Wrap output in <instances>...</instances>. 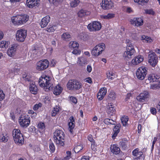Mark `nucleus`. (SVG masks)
<instances>
[{"label":"nucleus","instance_id":"nucleus-1","mask_svg":"<svg viewBox=\"0 0 160 160\" xmlns=\"http://www.w3.org/2000/svg\"><path fill=\"white\" fill-rule=\"evenodd\" d=\"M64 132L61 130L57 129L54 132V141L57 145L64 146Z\"/></svg>","mask_w":160,"mask_h":160},{"label":"nucleus","instance_id":"nucleus-2","mask_svg":"<svg viewBox=\"0 0 160 160\" xmlns=\"http://www.w3.org/2000/svg\"><path fill=\"white\" fill-rule=\"evenodd\" d=\"M50 78L45 76L44 77H41L39 79L38 83L41 87L48 90H52L53 87L52 83L51 82Z\"/></svg>","mask_w":160,"mask_h":160},{"label":"nucleus","instance_id":"nucleus-3","mask_svg":"<svg viewBox=\"0 0 160 160\" xmlns=\"http://www.w3.org/2000/svg\"><path fill=\"white\" fill-rule=\"evenodd\" d=\"M29 17L28 15L22 14L13 16L11 18L12 23L15 25L19 26L25 24L28 21Z\"/></svg>","mask_w":160,"mask_h":160},{"label":"nucleus","instance_id":"nucleus-4","mask_svg":"<svg viewBox=\"0 0 160 160\" xmlns=\"http://www.w3.org/2000/svg\"><path fill=\"white\" fill-rule=\"evenodd\" d=\"M12 134L15 143L21 145L23 144L24 142L23 136L19 129L16 128L13 129L12 132Z\"/></svg>","mask_w":160,"mask_h":160},{"label":"nucleus","instance_id":"nucleus-5","mask_svg":"<svg viewBox=\"0 0 160 160\" xmlns=\"http://www.w3.org/2000/svg\"><path fill=\"white\" fill-rule=\"evenodd\" d=\"M82 86V83L76 79L69 80L67 84L68 89L72 91L78 90Z\"/></svg>","mask_w":160,"mask_h":160},{"label":"nucleus","instance_id":"nucleus-6","mask_svg":"<svg viewBox=\"0 0 160 160\" xmlns=\"http://www.w3.org/2000/svg\"><path fill=\"white\" fill-rule=\"evenodd\" d=\"M19 123L21 127L23 128L27 127L30 123V116L27 114L21 115L19 118Z\"/></svg>","mask_w":160,"mask_h":160},{"label":"nucleus","instance_id":"nucleus-7","mask_svg":"<svg viewBox=\"0 0 160 160\" xmlns=\"http://www.w3.org/2000/svg\"><path fill=\"white\" fill-rule=\"evenodd\" d=\"M127 51H125L123 55V57L129 58L133 55L135 52V50L133 46L129 40H127Z\"/></svg>","mask_w":160,"mask_h":160},{"label":"nucleus","instance_id":"nucleus-8","mask_svg":"<svg viewBox=\"0 0 160 160\" xmlns=\"http://www.w3.org/2000/svg\"><path fill=\"white\" fill-rule=\"evenodd\" d=\"M132 155L133 156V160H144L145 158V154L143 152L140 151L139 149L136 148L132 152Z\"/></svg>","mask_w":160,"mask_h":160},{"label":"nucleus","instance_id":"nucleus-9","mask_svg":"<svg viewBox=\"0 0 160 160\" xmlns=\"http://www.w3.org/2000/svg\"><path fill=\"white\" fill-rule=\"evenodd\" d=\"M49 62L46 59L42 60L38 62L36 66V69L38 71H42L48 68Z\"/></svg>","mask_w":160,"mask_h":160},{"label":"nucleus","instance_id":"nucleus-10","mask_svg":"<svg viewBox=\"0 0 160 160\" xmlns=\"http://www.w3.org/2000/svg\"><path fill=\"white\" fill-rule=\"evenodd\" d=\"M147 68L142 66L139 67L137 70L136 72V75L137 78L140 80L144 79L147 74Z\"/></svg>","mask_w":160,"mask_h":160},{"label":"nucleus","instance_id":"nucleus-11","mask_svg":"<svg viewBox=\"0 0 160 160\" xmlns=\"http://www.w3.org/2000/svg\"><path fill=\"white\" fill-rule=\"evenodd\" d=\"M102 25L101 23L98 21H93L89 23L87 28L90 32L99 31L101 28Z\"/></svg>","mask_w":160,"mask_h":160},{"label":"nucleus","instance_id":"nucleus-12","mask_svg":"<svg viewBox=\"0 0 160 160\" xmlns=\"http://www.w3.org/2000/svg\"><path fill=\"white\" fill-rule=\"evenodd\" d=\"M27 36L26 30L23 29H21L18 30L16 34L17 40L19 42H23Z\"/></svg>","mask_w":160,"mask_h":160},{"label":"nucleus","instance_id":"nucleus-13","mask_svg":"<svg viewBox=\"0 0 160 160\" xmlns=\"http://www.w3.org/2000/svg\"><path fill=\"white\" fill-rule=\"evenodd\" d=\"M148 62L153 67L156 66L158 62V58L155 52H149L148 55Z\"/></svg>","mask_w":160,"mask_h":160},{"label":"nucleus","instance_id":"nucleus-14","mask_svg":"<svg viewBox=\"0 0 160 160\" xmlns=\"http://www.w3.org/2000/svg\"><path fill=\"white\" fill-rule=\"evenodd\" d=\"M101 4L104 10L111 9L114 7L113 3L111 0H102Z\"/></svg>","mask_w":160,"mask_h":160},{"label":"nucleus","instance_id":"nucleus-15","mask_svg":"<svg viewBox=\"0 0 160 160\" xmlns=\"http://www.w3.org/2000/svg\"><path fill=\"white\" fill-rule=\"evenodd\" d=\"M149 96L148 92L147 91H144L141 93L136 97V99L139 102H144Z\"/></svg>","mask_w":160,"mask_h":160},{"label":"nucleus","instance_id":"nucleus-16","mask_svg":"<svg viewBox=\"0 0 160 160\" xmlns=\"http://www.w3.org/2000/svg\"><path fill=\"white\" fill-rule=\"evenodd\" d=\"M116 110L114 108L112 103H110L108 104L107 107L106 112L108 116H112L115 114Z\"/></svg>","mask_w":160,"mask_h":160},{"label":"nucleus","instance_id":"nucleus-17","mask_svg":"<svg viewBox=\"0 0 160 160\" xmlns=\"http://www.w3.org/2000/svg\"><path fill=\"white\" fill-rule=\"evenodd\" d=\"M130 22L131 24L137 27L142 26L143 23V20L141 18H134Z\"/></svg>","mask_w":160,"mask_h":160},{"label":"nucleus","instance_id":"nucleus-18","mask_svg":"<svg viewBox=\"0 0 160 160\" xmlns=\"http://www.w3.org/2000/svg\"><path fill=\"white\" fill-rule=\"evenodd\" d=\"M148 80L150 82H158V86L160 87V77L158 75L155 76L154 74H150L148 76Z\"/></svg>","mask_w":160,"mask_h":160},{"label":"nucleus","instance_id":"nucleus-19","mask_svg":"<svg viewBox=\"0 0 160 160\" xmlns=\"http://www.w3.org/2000/svg\"><path fill=\"white\" fill-rule=\"evenodd\" d=\"M39 0H27L26 3L27 6L30 8L35 7H38L40 5Z\"/></svg>","mask_w":160,"mask_h":160},{"label":"nucleus","instance_id":"nucleus-20","mask_svg":"<svg viewBox=\"0 0 160 160\" xmlns=\"http://www.w3.org/2000/svg\"><path fill=\"white\" fill-rule=\"evenodd\" d=\"M107 92V90L106 88L103 87L100 88L99 92H98L97 97L99 100H102Z\"/></svg>","mask_w":160,"mask_h":160},{"label":"nucleus","instance_id":"nucleus-21","mask_svg":"<svg viewBox=\"0 0 160 160\" xmlns=\"http://www.w3.org/2000/svg\"><path fill=\"white\" fill-rule=\"evenodd\" d=\"M50 17L49 15H47L42 18L40 24L42 28L46 27L50 22Z\"/></svg>","mask_w":160,"mask_h":160},{"label":"nucleus","instance_id":"nucleus-22","mask_svg":"<svg viewBox=\"0 0 160 160\" xmlns=\"http://www.w3.org/2000/svg\"><path fill=\"white\" fill-rule=\"evenodd\" d=\"M116 125L113 129V134L112 137L113 139H115L117 136L118 134L120 132V128H121V124L119 123L116 124Z\"/></svg>","mask_w":160,"mask_h":160},{"label":"nucleus","instance_id":"nucleus-23","mask_svg":"<svg viewBox=\"0 0 160 160\" xmlns=\"http://www.w3.org/2000/svg\"><path fill=\"white\" fill-rule=\"evenodd\" d=\"M143 57L141 55H138L135 57L132 61V63L134 65H136L143 61Z\"/></svg>","mask_w":160,"mask_h":160},{"label":"nucleus","instance_id":"nucleus-24","mask_svg":"<svg viewBox=\"0 0 160 160\" xmlns=\"http://www.w3.org/2000/svg\"><path fill=\"white\" fill-rule=\"evenodd\" d=\"M68 121V124L69 126V131L72 132L75 127V118L73 116H71L70 117Z\"/></svg>","mask_w":160,"mask_h":160},{"label":"nucleus","instance_id":"nucleus-25","mask_svg":"<svg viewBox=\"0 0 160 160\" xmlns=\"http://www.w3.org/2000/svg\"><path fill=\"white\" fill-rule=\"evenodd\" d=\"M17 48V46L13 45L8 49L7 52L9 56L12 57L14 56Z\"/></svg>","mask_w":160,"mask_h":160},{"label":"nucleus","instance_id":"nucleus-26","mask_svg":"<svg viewBox=\"0 0 160 160\" xmlns=\"http://www.w3.org/2000/svg\"><path fill=\"white\" fill-rule=\"evenodd\" d=\"M128 142L127 138H124L122 139L119 143L120 146L122 149L124 150L127 149L128 148Z\"/></svg>","mask_w":160,"mask_h":160},{"label":"nucleus","instance_id":"nucleus-27","mask_svg":"<svg viewBox=\"0 0 160 160\" xmlns=\"http://www.w3.org/2000/svg\"><path fill=\"white\" fill-rule=\"evenodd\" d=\"M29 86V90L33 94H36L38 92V88L35 84V83L33 81L30 83Z\"/></svg>","mask_w":160,"mask_h":160},{"label":"nucleus","instance_id":"nucleus-28","mask_svg":"<svg viewBox=\"0 0 160 160\" xmlns=\"http://www.w3.org/2000/svg\"><path fill=\"white\" fill-rule=\"evenodd\" d=\"M110 149L111 152L114 154H118L120 152V149L118 147V145L114 144L110 147Z\"/></svg>","mask_w":160,"mask_h":160},{"label":"nucleus","instance_id":"nucleus-29","mask_svg":"<svg viewBox=\"0 0 160 160\" xmlns=\"http://www.w3.org/2000/svg\"><path fill=\"white\" fill-rule=\"evenodd\" d=\"M90 12L86 10L81 9L78 13L79 17L82 18L85 16H88L90 14Z\"/></svg>","mask_w":160,"mask_h":160},{"label":"nucleus","instance_id":"nucleus-30","mask_svg":"<svg viewBox=\"0 0 160 160\" xmlns=\"http://www.w3.org/2000/svg\"><path fill=\"white\" fill-rule=\"evenodd\" d=\"M62 88L59 85H57L53 90V94L55 95H59L62 92Z\"/></svg>","mask_w":160,"mask_h":160},{"label":"nucleus","instance_id":"nucleus-31","mask_svg":"<svg viewBox=\"0 0 160 160\" xmlns=\"http://www.w3.org/2000/svg\"><path fill=\"white\" fill-rule=\"evenodd\" d=\"M94 47H95V49H96L97 48L99 50V52H100L101 54L105 48V45L104 43H101L97 45Z\"/></svg>","mask_w":160,"mask_h":160},{"label":"nucleus","instance_id":"nucleus-32","mask_svg":"<svg viewBox=\"0 0 160 160\" xmlns=\"http://www.w3.org/2000/svg\"><path fill=\"white\" fill-rule=\"evenodd\" d=\"M31 76L28 74H23L21 79L22 81H24L25 82H28L30 84L32 82V81L31 80Z\"/></svg>","mask_w":160,"mask_h":160},{"label":"nucleus","instance_id":"nucleus-33","mask_svg":"<svg viewBox=\"0 0 160 160\" xmlns=\"http://www.w3.org/2000/svg\"><path fill=\"white\" fill-rule=\"evenodd\" d=\"M60 109L59 105H56L52 109L51 115L52 116H55L59 112Z\"/></svg>","mask_w":160,"mask_h":160},{"label":"nucleus","instance_id":"nucleus-34","mask_svg":"<svg viewBox=\"0 0 160 160\" xmlns=\"http://www.w3.org/2000/svg\"><path fill=\"white\" fill-rule=\"evenodd\" d=\"M79 46V44L76 41H71L69 43V48L71 49L78 48Z\"/></svg>","mask_w":160,"mask_h":160},{"label":"nucleus","instance_id":"nucleus-35","mask_svg":"<svg viewBox=\"0 0 160 160\" xmlns=\"http://www.w3.org/2000/svg\"><path fill=\"white\" fill-rule=\"evenodd\" d=\"M104 123L107 125H115L116 123L115 121L111 119L108 118H106L105 119L103 120Z\"/></svg>","mask_w":160,"mask_h":160},{"label":"nucleus","instance_id":"nucleus-36","mask_svg":"<svg viewBox=\"0 0 160 160\" xmlns=\"http://www.w3.org/2000/svg\"><path fill=\"white\" fill-rule=\"evenodd\" d=\"M142 40L144 42L149 43L152 41V38L143 35L142 36Z\"/></svg>","mask_w":160,"mask_h":160},{"label":"nucleus","instance_id":"nucleus-37","mask_svg":"<svg viewBox=\"0 0 160 160\" xmlns=\"http://www.w3.org/2000/svg\"><path fill=\"white\" fill-rule=\"evenodd\" d=\"M87 62V59L84 57H80L78 58V63L81 66H83Z\"/></svg>","mask_w":160,"mask_h":160},{"label":"nucleus","instance_id":"nucleus-38","mask_svg":"<svg viewBox=\"0 0 160 160\" xmlns=\"http://www.w3.org/2000/svg\"><path fill=\"white\" fill-rule=\"evenodd\" d=\"M115 14L112 13H108L107 15L101 16V18L105 19H111L115 17Z\"/></svg>","mask_w":160,"mask_h":160},{"label":"nucleus","instance_id":"nucleus-39","mask_svg":"<svg viewBox=\"0 0 160 160\" xmlns=\"http://www.w3.org/2000/svg\"><path fill=\"white\" fill-rule=\"evenodd\" d=\"M121 120L123 126H125L128 123L129 118L127 116H123L121 118Z\"/></svg>","mask_w":160,"mask_h":160},{"label":"nucleus","instance_id":"nucleus-40","mask_svg":"<svg viewBox=\"0 0 160 160\" xmlns=\"http://www.w3.org/2000/svg\"><path fill=\"white\" fill-rule=\"evenodd\" d=\"M56 29L55 26L54 25H49L46 29V30L49 32H54Z\"/></svg>","mask_w":160,"mask_h":160},{"label":"nucleus","instance_id":"nucleus-41","mask_svg":"<svg viewBox=\"0 0 160 160\" xmlns=\"http://www.w3.org/2000/svg\"><path fill=\"white\" fill-rule=\"evenodd\" d=\"M83 147L82 144L76 146L74 148V151L75 153H77L80 152L83 149Z\"/></svg>","mask_w":160,"mask_h":160},{"label":"nucleus","instance_id":"nucleus-42","mask_svg":"<svg viewBox=\"0 0 160 160\" xmlns=\"http://www.w3.org/2000/svg\"><path fill=\"white\" fill-rule=\"evenodd\" d=\"M71 37V35L68 32L64 33L62 36V38L65 41H68Z\"/></svg>","mask_w":160,"mask_h":160},{"label":"nucleus","instance_id":"nucleus-43","mask_svg":"<svg viewBox=\"0 0 160 160\" xmlns=\"http://www.w3.org/2000/svg\"><path fill=\"white\" fill-rule=\"evenodd\" d=\"M28 113L30 114V116L31 118L34 119H35L37 116V113L34 112L32 110H29L28 111Z\"/></svg>","mask_w":160,"mask_h":160},{"label":"nucleus","instance_id":"nucleus-44","mask_svg":"<svg viewBox=\"0 0 160 160\" xmlns=\"http://www.w3.org/2000/svg\"><path fill=\"white\" fill-rule=\"evenodd\" d=\"M99 52V50L97 48L95 49V47H94L91 51V54L93 56L98 57L101 54L100 52Z\"/></svg>","mask_w":160,"mask_h":160},{"label":"nucleus","instance_id":"nucleus-45","mask_svg":"<svg viewBox=\"0 0 160 160\" xmlns=\"http://www.w3.org/2000/svg\"><path fill=\"white\" fill-rule=\"evenodd\" d=\"M107 77L108 78L112 80L115 78V74L112 72L108 71L106 73Z\"/></svg>","mask_w":160,"mask_h":160},{"label":"nucleus","instance_id":"nucleus-46","mask_svg":"<svg viewBox=\"0 0 160 160\" xmlns=\"http://www.w3.org/2000/svg\"><path fill=\"white\" fill-rule=\"evenodd\" d=\"M9 42L8 41H2L0 43V47L2 48H7Z\"/></svg>","mask_w":160,"mask_h":160},{"label":"nucleus","instance_id":"nucleus-47","mask_svg":"<svg viewBox=\"0 0 160 160\" xmlns=\"http://www.w3.org/2000/svg\"><path fill=\"white\" fill-rule=\"evenodd\" d=\"M79 0H73L70 3V6L71 7L74 8L77 6L80 2Z\"/></svg>","mask_w":160,"mask_h":160},{"label":"nucleus","instance_id":"nucleus-48","mask_svg":"<svg viewBox=\"0 0 160 160\" xmlns=\"http://www.w3.org/2000/svg\"><path fill=\"white\" fill-rule=\"evenodd\" d=\"M8 139V136L7 134H2L1 136V140L2 142H7Z\"/></svg>","mask_w":160,"mask_h":160},{"label":"nucleus","instance_id":"nucleus-49","mask_svg":"<svg viewBox=\"0 0 160 160\" xmlns=\"http://www.w3.org/2000/svg\"><path fill=\"white\" fill-rule=\"evenodd\" d=\"M49 148L50 152L52 153H53L55 150V148L54 143L51 142L49 143Z\"/></svg>","mask_w":160,"mask_h":160},{"label":"nucleus","instance_id":"nucleus-50","mask_svg":"<svg viewBox=\"0 0 160 160\" xmlns=\"http://www.w3.org/2000/svg\"><path fill=\"white\" fill-rule=\"evenodd\" d=\"M116 93L113 91H111L108 95V97L112 100H115L116 98Z\"/></svg>","mask_w":160,"mask_h":160},{"label":"nucleus","instance_id":"nucleus-51","mask_svg":"<svg viewBox=\"0 0 160 160\" xmlns=\"http://www.w3.org/2000/svg\"><path fill=\"white\" fill-rule=\"evenodd\" d=\"M66 153L67 156L63 158L62 160H69L71 158L72 153L71 151H67Z\"/></svg>","mask_w":160,"mask_h":160},{"label":"nucleus","instance_id":"nucleus-52","mask_svg":"<svg viewBox=\"0 0 160 160\" xmlns=\"http://www.w3.org/2000/svg\"><path fill=\"white\" fill-rule=\"evenodd\" d=\"M42 104L41 103L39 102L38 104H36L34 105L33 109L35 111L38 110L39 108L42 107Z\"/></svg>","mask_w":160,"mask_h":160},{"label":"nucleus","instance_id":"nucleus-53","mask_svg":"<svg viewBox=\"0 0 160 160\" xmlns=\"http://www.w3.org/2000/svg\"><path fill=\"white\" fill-rule=\"evenodd\" d=\"M38 128L41 130L45 128V125L44 122H40L38 123Z\"/></svg>","mask_w":160,"mask_h":160},{"label":"nucleus","instance_id":"nucleus-54","mask_svg":"<svg viewBox=\"0 0 160 160\" xmlns=\"http://www.w3.org/2000/svg\"><path fill=\"white\" fill-rule=\"evenodd\" d=\"M145 12L146 14L151 15H154L155 13L152 9H147L145 10Z\"/></svg>","mask_w":160,"mask_h":160},{"label":"nucleus","instance_id":"nucleus-55","mask_svg":"<svg viewBox=\"0 0 160 160\" xmlns=\"http://www.w3.org/2000/svg\"><path fill=\"white\" fill-rule=\"evenodd\" d=\"M72 53L75 55H79L81 53V50L79 49V48L73 49Z\"/></svg>","mask_w":160,"mask_h":160},{"label":"nucleus","instance_id":"nucleus-56","mask_svg":"<svg viewBox=\"0 0 160 160\" xmlns=\"http://www.w3.org/2000/svg\"><path fill=\"white\" fill-rule=\"evenodd\" d=\"M135 2H138L139 4H144L145 3H146L148 1V0H134Z\"/></svg>","mask_w":160,"mask_h":160},{"label":"nucleus","instance_id":"nucleus-57","mask_svg":"<svg viewBox=\"0 0 160 160\" xmlns=\"http://www.w3.org/2000/svg\"><path fill=\"white\" fill-rule=\"evenodd\" d=\"M88 140L91 142V143H93V142H95V140H94L91 134H89L88 135Z\"/></svg>","mask_w":160,"mask_h":160},{"label":"nucleus","instance_id":"nucleus-58","mask_svg":"<svg viewBox=\"0 0 160 160\" xmlns=\"http://www.w3.org/2000/svg\"><path fill=\"white\" fill-rule=\"evenodd\" d=\"M70 99L72 103L76 104L77 102V99L76 97L72 96L71 97Z\"/></svg>","mask_w":160,"mask_h":160},{"label":"nucleus","instance_id":"nucleus-59","mask_svg":"<svg viewBox=\"0 0 160 160\" xmlns=\"http://www.w3.org/2000/svg\"><path fill=\"white\" fill-rule=\"evenodd\" d=\"M62 0H49L50 2H52L54 5H56L58 3L61 2Z\"/></svg>","mask_w":160,"mask_h":160},{"label":"nucleus","instance_id":"nucleus-60","mask_svg":"<svg viewBox=\"0 0 160 160\" xmlns=\"http://www.w3.org/2000/svg\"><path fill=\"white\" fill-rule=\"evenodd\" d=\"M5 97V95L2 90L0 91V101H2L4 99Z\"/></svg>","mask_w":160,"mask_h":160},{"label":"nucleus","instance_id":"nucleus-61","mask_svg":"<svg viewBox=\"0 0 160 160\" xmlns=\"http://www.w3.org/2000/svg\"><path fill=\"white\" fill-rule=\"evenodd\" d=\"M97 145L95 144V142H93V143H91V148L92 149L93 151H96L97 150Z\"/></svg>","mask_w":160,"mask_h":160},{"label":"nucleus","instance_id":"nucleus-62","mask_svg":"<svg viewBox=\"0 0 160 160\" xmlns=\"http://www.w3.org/2000/svg\"><path fill=\"white\" fill-rule=\"evenodd\" d=\"M150 111L151 113L153 115H155L157 113L156 109L154 108H151Z\"/></svg>","mask_w":160,"mask_h":160},{"label":"nucleus","instance_id":"nucleus-63","mask_svg":"<svg viewBox=\"0 0 160 160\" xmlns=\"http://www.w3.org/2000/svg\"><path fill=\"white\" fill-rule=\"evenodd\" d=\"M85 81L86 82H88L90 84H91L92 83V79L90 77L86 78L85 79Z\"/></svg>","mask_w":160,"mask_h":160},{"label":"nucleus","instance_id":"nucleus-64","mask_svg":"<svg viewBox=\"0 0 160 160\" xmlns=\"http://www.w3.org/2000/svg\"><path fill=\"white\" fill-rule=\"evenodd\" d=\"M12 71L15 75H17L18 74V72H19V70L18 68H13V70H12Z\"/></svg>","mask_w":160,"mask_h":160}]
</instances>
